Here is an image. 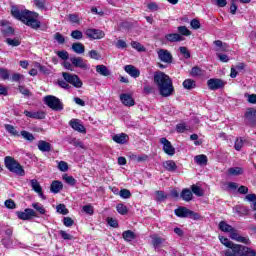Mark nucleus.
<instances>
[{"instance_id":"1","label":"nucleus","mask_w":256,"mask_h":256,"mask_svg":"<svg viewBox=\"0 0 256 256\" xmlns=\"http://www.w3.org/2000/svg\"><path fill=\"white\" fill-rule=\"evenodd\" d=\"M11 15L14 16L15 19H18V21H22V23H25V25L31 27L32 29H39V27H41V22L37 21V17H39V14L35 12L23 10L17 6H12Z\"/></svg>"},{"instance_id":"2","label":"nucleus","mask_w":256,"mask_h":256,"mask_svg":"<svg viewBox=\"0 0 256 256\" xmlns=\"http://www.w3.org/2000/svg\"><path fill=\"white\" fill-rule=\"evenodd\" d=\"M154 83L158 87L159 95L161 97H171L175 93V87L173 86V80L169 75L159 71L154 74Z\"/></svg>"},{"instance_id":"3","label":"nucleus","mask_w":256,"mask_h":256,"mask_svg":"<svg viewBox=\"0 0 256 256\" xmlns=\"http://www.w3.org/2000/svg\"><path fill=\"white\" fill-rule=\"evenodd\" d=\"M62 77L64 80L57 81V85H59L62 89H71V85H73V87H76V89H81L83 87V81H81L79 76L75 74L63 72Z\"/></svg>"},{"instance_id":"4","label":"nucleus","mask_w":256,"mask_h":256,"mask_svg":"<svg viewBox=\"0 0 256 256\" xmlns=\"http://www.w3.org/2000/svg\"><path fill=\"white\" fill-rule=\"evenodd\" d=\"M5 166L8 170H10L11 173H15V175H19L20 177L25 175L23 166H21V164H19V162H17V160L11 156L5 157Z\"/></svg>"},{"instance_id":"5","label":"nucleus","mask_w":256,"mask_h":256,"mask_svg":"<svg viewBox=\"0 0 256 256\" xmlns=\"http://www.w3.org/2000/svg\"><path fill=\"white\" fill-rule=\"evenodd\" d=\"M44 103L52 109V111H63V102H61V99L57 98L53 95H47L44 97Z\"/></svg>"},{"instance_id":"6","label":"nucleus","mask_w":256,"mask_h":256,"mask_svg":"<svg viewBox=\"0 0 256 256\" xmlns=\"http://www.w3.org/2000/svg\"><path fill=\"white\" fill-rule=\"evenodd\" d=\"M229 233L230 238H232L233 241H237L238 243H244V245H251V240L249 239V237H243L239 235L237 229L233 228L232 231H230Z\"/></svg>"},{"instance_id":"7","label":"nucleus","mask_w":256,"mask_h":256,"mask_svg":"<svg viewBox=\"0 0 256 256\" xmlns=\"http://www.w3.org/2000/svg\"><path fill=\"white\" fill-rule=\"evenodd\" d=\"M207 86L211 91H217V89L225 87V81L217 78H211L207 81Z\"/></svg>"},{"instance_id":"8","label":"nucleus","mask_w":256,"mask_h":256,"mask_svg":"<svg viewBox=\"0 0 256 256\" xmlns=\"http://www.w3.org/2000/svg\"><path fill=\"white\" fill-rule=\"evenodd\" d=\"M225 256H243V245L235 244L224 252Z\"/></svg>"},{"instance_id":"9","label":"nucleus","mask_w":256,"mask_h":256,"mask_svg":"<svg viewBox=\"0 0 256 256\" xmlns=\"http://www.w3.org/2000/svg\"><path fill=\"white\" fill-rule=\"evenodd\" d=\"M161 145H163V151L166 153V155H170V157H173L175 155V147L171 144L167 138H161L160 139Z\"/></svg>"},{"instance_id":"10","label":"nucleus","mask_w":256,"mask_h":256,"mask_svg":"<svg viewBox=\"0 0 256 256\" xmlns=\"http://www.w3.org/2000/svg\"><path fill=\"white\" fill-rule=\"evenodd\" d=\"M85 35L89 39H103V37H105V32H103V30L100 29L90 28L85 31Z\"/></svg>"},{"instance_id":"11","label":"nucleus","mask_w":256,"mask_h":256,"mask_svg":"<svg viewBox=\"0 0 256 256\" xmlns=\"http://www.w3.org/2000/svg\"><path fill=\"white\" fill-rule=\"evenodd\" d=\"M157 55L162 63H173V55H171L169 50L160 49L157 51Z\"/></svg>"},{"instance_id":"12","label":"nucleus","mask_w":256,"mask_h":256,"mask_svg":"<svg viewBox=\"0 0 256 256\" xmlns=\"http://www.w3.org/2000/svg\"><path fill=\"white\" fill-rule=\"evenodd\" d=\"M17 215L22 221H29L31 217H37V213L31 208H27L23 212H18Z\"/></svg>"},{"instance_id":"13","label":"nucleus","mask_w":256,"mask_h":256,"mask_svg":"<svg viewBox=\"0 0 256 256\" xmlns=\"http://www.w3.org/2000/svg\"><path fill=\"white\" fill-rule=\"evenodd\" d=\"M70 61L72 65L78 67L79 69H84V71H87V69H89V64H87V62H85V60H83V58L81 57H71Z\"/></svg>"},{"instance_id":"14","label":"nucleus","mask_w":256,"mask_h":256,"mask_svg":"<svg viewBox=\"0 0 256 256\" xmlns=\"http://www.w3.org/2000/svg\"><path fill=\"white\" fill-rule=\"evenodd\" d=\"M30 186L32 187V191H35L39 195L40 198L43 200L47 199L45 197V194H43V188L41 187V184H39V181L37 179L30 180Z\"/></svg>"},{"instance_id":"15","label":"nucleus","mask_w":256,"mask_h":256,"mask_svg":"<svg viewBox=\"0 0 256 256\" xmlns=\"http://www.w3.org/2000/svg\"><path fill=\"white\" fill-rule=\"evenodd\" d=\"M70 127L74 129V131H78V133H87V130L85 129V126L81 124V120L79 119H72L69 122Z\"/></svg>"},{"instance_id":"16","label":"nucleus","mask_w":256,"mask_h":256,"mask_svg":"<svg viewBox=\"0 0 256 256\" xmlns=\"http://www.w3.org/2000/svg\"><path fill=\"white\" fill-rule=\"evenodd\" d=\"M112 141H114V143H118L119 145H125V143L129 141V136L125 133L115 134L112 137Z\"/></svg>"},{"instance_id":"17","label":"nucleus","mask_w":256,"mask_h":256,"mask_svg":"<svg viewBox=\"0 0 256 256\" xmlns=\"http://www.w3.org/2000/svg\"><path fill=\"white\" fill-rule=\"evenodd\" d=\"M124 71H126V73H128V75H130V77H133L134 79H137V77L141 75V71H139V69H137L133 65H126L124 67Z\"/></svg>"},{"instance_id":"18","label":"nucleus","mask_w":256,"mask_h":256,"mask_svg":"<svg viewBox=\"0 0 256 256\" xmlns=\"http://www.w3.org/2000/svg\"><path fill=\"white\" fill-rule=\"evenodd\" d=\"M120 101L126 107H133V105H135V100L129 94H121L120 95Z\"/></svg>"},{"instance_id":"19","label":"nucleus","mask_w":256,"mask_h":256,"mask_svg":"<svg viewBox=\"0 0 256 256\" xmlns=\"http://www.w3.org/2000/svg\"><path fill=\"white\" fill-rule=\"evenodd\" d=\"M24 115L27 116L29 119H45V112L43 111L31 112L25 110Z\"/></svg>"},{"instance_id":"20","label":"nucleus","mask_w":256,"mask_h":256,"mask_svg":"<svg viewBox=\"0 0 256 256\" xmlns=\"http://www.w3.org/2000/svg\"><path fill=\"white\" fill-rule=\"evenodd\" d=\"M246 119L250 125L256 123V109L255 108H248L245 114Z\"/></svg>"},{"instance_id":"21","label":"nucleus","mask_w":256,"mask_h":256,"mask_svg":"<svg viewBox=\"0 0 256 256\" xmlns=\"http://www.w3.org/2000/svg\"><path fill=\"white\" fill-rule=\"evenodd\" d=\"M63 189V183L59 180H54L52 183H51V186H50V191L51 193H60L61 190Z\"/></svg>"},{"instance_id":"22","label":"nucleus","mask_w":256,"mask_h":256,"mask_svg":"<svg viewBox=\"0 0 256 256\" xmlns=\"http://www.w3.org/2000/svg\"><path fill=\"white\" fill-rule=\"evenodd\" d=\"M96 73L102 75V77H109V75H111V70L105 65H97Z\"/></svg>"},{"instance_id":"23","label":"nucleus","mask_w":256,"mask_h":256,"mask_svg":"<svg viewBox=\"0 0 256 256\" xmlns=\"http://www.w3.org/2000/svg\"><path fill=\"white\" fill-rule=\"evenodd\" d=\"M38 149L42 151V153H49V151H51V144L45 140H40L38 142Z\"/></svg>"},{"instance_id":"24","label":"nucleus","mask_w":256,"mask_h":256,"mask_svg":"<svg viewBox=\"0 0 256 256\" xmlns=\"http://www.w3.org/2000/svg\"><path fill=\"white\" fill-rule=\"evenodd\" d=\"M180 197L183 199V201L189 203V201L193 200V192H191V190L188 188H184L180 194Z\"/></svg>"},{"instance_id":"25","label":"nucleus","mask_w":256,"mask_h":256,"mask_svg":"<svg viewBox=\"0 0 256 256\" xmlns=\"http://www.w3.org/2000/svg\"><path fill=\"white\" fill-rule=\"evenodd\" d=\"M165 39L170 43H177V41H183V36L177 33L166 34Z\"/></svg>"},{"instance_id":"26","label":"nucleus","mask_w":256,"mask_h":256,"mask_svg":"<svg viewBox=\"0 0 256 256\" xmlns=\"http://www.w3.org/2000/svg\"><path fill=\"white\" fill-rule=\"evenodd\" d=\"M32 207L40 215H45V217H49V215H47V210L45 209V206H43V204L35 202V203H32Z\"/></svg>"},{"instance_id":"27","label":"nucleus","mask_w":256,"mask_h":256,"mask_svg":"<svg viewBox=\"0 0 256 256\" xmlns=\"http://www.w3.org/2000/svg\"><path fill=\"white\" fill-rule=\"evenodd\" d=\"M191 210H189L186 207H179L178 209L175 210V215L177 217H181V218H187L189 217V213Z\"/></svg>"},{"instance_id":"28","label":"nucleus","mask_w":256,"mask_h":256,"mask_svg":"<svg viewBox=\"0 0 256 256\" xmlns=\"http://www.w3.org/2000/svg\"><path fill=\"white\" fill-rule=\"evenodd\" d=\"M72 50L74 51V53L81 55L85 53V46L81 42L73 43Z\"/></svg>"},{"instance_id":"29","label":"nucleus","mask_w":256,"mask_h":256,"mask_svg":"<svg viewBox=\"0 0 256 256\" xmlns=\"http://www.w3.org/2000/svg\"><path fill=\"white\" fill-rule=\"evenodd\" d=\"M190 75L192 77H205V70L201 69L199 66L193 67Z\"/></svg>"},{"instance_id":"30","label":"nucleus","mask_w":256,"mask_h":256,"mask_svg":"<svg viewBox=\"0 0 256 256\" xmlns=\"http://www.w3.org/2000/svg\"><path fill=\"white\" fill-rule=\"evenodd\" d=\"M1 31H2L3 35H5L6 37H11V35H13L15 33V30H13V27H11L9 25H5L3 23H2Z\"/></svg>"},{"instance_id":"31","label":"nucleus","mask_w":256,"mask_h":256,"mask_svg":"<svg viewBox=\"0 0 256 256\" xmlns=\"http://www.w3.org/2000/svg\"><path fill=\"white\" fill-rule=\"evenodd\" d=\"M220 231H223V233H230V231H233V226L229 225L225 221H221L218 225Z\"/></svg>"},{"instance_id":"32","label":"nucleus","mask_w":256,"mask_h":256,"mask_svg":"<svg viewBox=\"0 0 256 256\" xmlns=\"http://www.w3.org/2000/svg\"><path fill=\"white\" fill-rule=\"evenodd\" d=\"M4 129L10 133V135H13L14 137H19V131L15 128V126L11 124H5Z\"/></svg>"},{"instance_id":"33","label":"nucleus","mask_w":256,"mask_h":256,"mask_svg":"<svg viewBox=\"0 0 256 256\" xmlns=\"http://www.w3.org/2000/svg\"><path fill=\"white\" fill-rule=\"evenodd\" d=\"M163 167L166 168L167 171H176L177 170V164H175V161L168 160L163 163Z\"/></svg>"},{"instance_id":"34","label":"nucleus","mask_w":256,"mask_h":256,"mask_svg":"<svg viewBox=\"0 0 256 256\" xmlns=\"http://www.w3.org/2000/svg\"><path fill=\"white\" fill-rule=\"evenodd\" d=\"M183 87L184 89L191 90V89H195V87H197V84L193 79H186L183 82Z\"/></svg>"},{"instance_id":"35","label":"nucleus","mask_w":256,"mask_h":256,"mask_svg":"<svg viewBox=\"0 0 256 256\" xmlns=\"http://www.w3.org/2000/svg\"><path fill=\"white\" fill-rule=\"evenodd\" d=\"M234 212L238 213V215H249V208L239 205L234 208Z\"/></svg>"},{"instance_id":"36","label":"nucleus","mask_w":256,"mask_h":256,"mask_svg":"<svg viewBox=\"0 0 256 256\" xmlns=\"http://www.w3.org/2000/svg\"><path fill=\"white\" fill-rule=\"evenodd\" d=\"M194 160L197 165H207V156L205 154L195 156Z\"/></svg>"},{"instance_id":"37","label":"nucleus","mask_w":256,"mask_h":256,"mask_svg":"<svg viewBox=\"0 0 256 256\" xmlns=\"http://www.w3.org/2000/svg\"><path fill=\"white\" fill-rule=\"evenodd\" d=\"M242 256H256V251L247 246H242Z\"/></svg>"},{"instance_id":"38","label":"nucleus","mask_w":256,"mask_h":256,"mask_svg":"<svg viewBox=\"0 0 256 256\" xmlns=\"http://www.w3.org/2000/svg\"><path fill=\"white\" fill-rule=\"evenodd\" d=\"M228 173L232 176H237V175H243V168L241 167H232L228 169Z\"/></svg>"},{"instance_id":"39","label":"nucleus","mask_w":256,"mask_h":256,"mask_svg":"<svg viewBox=\"0 0 256 256\" xmlns=\"http://www.w3.org/2000/svg\"><path fill=\"white\" fill-rule=\"evenodd\" d=\"M122 237L126 241L130 242L133 241V239H135V233H133V231L131 230H127L122 233Z\"/></svg>"},{"instance_id":"40","label":"nucleus","mask_w":256,"mask_h":256,"mask_svg":"<svg viewBox=\"0 0 256 256\" xmlns=\"http://www.w3.org/2000/svg\"><path fill=\"white\" fill-rule=\"evenodd\" d=\"M244 145H245V140H243V138L240 137L235 140L234 148L236 151H241V149H243Z\"/></svg>"},{"instance_id":"41","label":"nucleus","mask_w":256,"mask_h":256,"mask_svg":"<svg viewBox=\"0 0 256 256\" xmlns=\"http://www.w3.org/2000/svg\"><path fill=\"white\" fill-rule=\"evenodd\" d=\"M63 181H65V183H67L68 185H71V187H74V185L77 183V180H75V178H73V176H69L67 174H65L62 177Z\"/></svg>"},{"instance_id":"42","label":"nucleus","mask_w":256,"mask_h":256,"mask_svg":"<svg viewBox=\"0 0 256 256\" xmlns=\"http://www.w3.org/2000/svg\"><path fill=\"white\" fill-rule=\"evenodd\" d=\"M56 211H57V213H60V215H68L69 214V210L67 209L65 204L57 205L56 206Z\"/></svg>"},{"instance_id":"43","label":"nucleus","mask_w":256,"mask_h":256,"mask_svg":"<svg viewBox=\"0 0 256 256\" xmlns=\"http://www.w3.org/2000/svg\"><path fill=\"white\" fill-rule=\"evenodd\" d=\"M6 43L8 45H11V47H19V45H21V40H19V38H14V39L7 38Z\"/></svg>"},{"instance_id":"44","label":"nucleus","mask_w":256,"mask_h":256,"mask_svg":"<svg viewBox=\"0 0 256 256\" xmlns=\"http://www.w3.org/2000/svg\"><path fill=\"white\" fill-rule=\"evenodd\" d=\"M20 134L26 141H35V136L31 132L23 130Z\"/></svg>"},{"instance_id":"45","label":"nucleus","mask_w":256,"mask_h":256,"mask_svg":"<svg viewBox=\"0 0 256 256\" xmlns=\"http://www.w3.org/2000/svg\"><path fill=\"white\" fill-rule=\"evenodd\" d=\"M219 240L221 241L222 245H225V247H228V249H231V247H233V245H235L233 242H231V240H229L228 238H225L223 236H220Z\"/></svg>"},{"instance_id":"46","label":"nucleus","mask_w":256,"mask_h":256,"mask_svg":"<svg viewBox=\"0 0 256 256\" xmlns=\"http://www.w3.org/2000/svg\"><path fill=\"white\" fill-rule=\"evenodd\" d=\"M116 210L118 211V213L120 214V215H127V213H128V209H127V206H125V204H118L117 206H116Z\"/></svg>"},{"instance_id":"47","label":"nucleus","mask_w":256,"mask_h":256,"mask_svg":"<svg viewBox=\"0 0 256 256\" xmlns=\"http://www.w3.org/2000/svg\"><path fill=\"white\" fill-rule=\"evenodd\" d=\"M152 243L154 247H159V245H162V243H165V239L159 236H152Z\"/></svg>"},{"instance_id":"48","label":"nucleus","mask_w":256,"mask_h":256,"mask_svg":"<svg viewBox=\"0 0 256 256\" xmlns=\"http://www.w3.org/2000/svg\"><path fill=\"white\" fill-rule=\"evenodd\" d=\"M25 79V76L23 74H19V73H14L11 77V80L14 83H21V81H23Z\"/></svg>"},{"instance_id":"49","label":"nucleus","mask_w":256,"mask_h":256,"mask_svg":"<svg viewBox=\"0 0 256 256\" xmlns=\"http://www.w3.org/2000/svg\"><path fill=\"white\" fill-rule=\"evenodd\" d=\"M18 91H20V93L22 95H24V97H31V91L29 89H27L25 86H18Z\"/></svg>"},{"instance_id":"50","label":"nucleus","mask_w":256,"mask_h":256,"mask_svg":"<svg viewBox=\"0 0 256 256\" xmlns=\"http://www.w3.org/2000/svg\"><path fill=\"white\" fill-rule=\"evenodd\" d=\"M131 47L133 49H136V51H140V52L145 51V47L141 43L136 42V41L131 42Z\"/></svg>"},{"instance_id":"51","label":"nucleus","mask_w":256,"mask_h":256,"mask_svg":"<svg viewBox=\"0 0 256 256\" xmlns=\"http://www.w3.org/2000/svg\"><path fill=\"white\" fill-rule=\"evenodd\" d=\"M192 193L197 197H203V190L197 185H192Z\"/></svg>"},{"instance_id":"52","label":"nucleus","mask_w":256,"mask_h":256,"mask_svg":"<svg viewBox=\"0 0 256 256\" xmlns=\"http://www.w3.org/2000/svg\"><path fill=\"white\" fill-rule=\"evenodd\" d=\"M72 39H77L78 41L83 39V32L81 30H74L71 32Z\"/></svg>"},{"instance_id":"53","label":"nucleus","mask_w":256,"mask_h":256,"mask_svg":"<svg viewBox=\"0 0 256 256\" xmlns=\"http://www.w3.org/2000/svg\"><path fill=\"white\" fill-rule=\"evenodd\" d=\"M178 33H180V35H184L185 37H189V35H191L189 29L185 26H179Z\"/></svg>"},{"instance_id":"54","label":"nucleus","mask_w":256,"mask_h":256,"mask_svg":"<svg viewBox=\"0 0 256 256\" xmlns=\"http://www.w3.org/2000/svg\"><path fill=\"white\" fill-rule=\"evenodd\" d=\"M169 195L165 194L163 191H156V201H165Z\"/></svg>"},{"instance_id":"55","label":"nucleus","mask_w":256,"mask_h":256,"mask_svg":"<svg viewBox=\"0 0 256 256\" xmlns=\"http://www.w3.org/2000/svg\"><path fill=\"white\" fill-rule=\"evenodd\" d=\"M58 169L59 171H69V164H67V162L65 161H60L58 162Z\"/></svg>"},{"instance_id":"56","label":"nucleus","mask_w":256,"mask_h":256,"mask_svg":"<svg viewBox=\"0 0 256 256\" xmlns=\"http://www.w3.org/2000/svg\"><path fill=\"white\" fill-rule=\"evenodd\" d=\"M0 79L7 81L9 79V70L0 68Z\"/></svg>"},{"instance_id":"57","label":"nucleus","mask_w":256,"mask_h":256,"mask_svg":"<svg viewBox=\"0 0 256 256\" xmlns=\"http://www.w3.org/2000/svg\"><path fill=\"white\" fill-rule=\"evenodd\" d=\"M57 55L63 61H67V59H69V52L68 51H65V50L58 51Z\"/></svg>"},{"instance_id":"58","label":"nucleus","mask_w":256,"mask_h":256,"mask_svg":"<svg viewBox=\"0 0 256 256\" xmlns=\"http://www.w3.org/2000/svg\"><path fill=\"white\" fill-rule=\"evenodd\" d=\"M119 195L120 197H122V199H129L131 197V191L127 189H122L120 190Z\"/></svg>"},{"instance_id":"59","label":"nucleus","mask_w":256,"mask_h":256,"mask_svg":"<svg viewBox=\"0 0 256 256\" xmlns=\"http://www.w3.org/2000/svg\"><path fill=\"white\" fill-rule=\"evenodd\" d=\"M89 57L91 59H95L96 61H99V59H101V54H99V52H97L96 50H91L89 52Z\"/></svg>"},{"instance_id":"60","label":"nucleus","mask_w":256,"mask_h":256,"mask_svg":"<svg viewBox=\"0 0 256 256\" xmlns=\"http://www.w3.org/2000/svg\"><path fill=\"white\" fill-rule=\"evenodd\" d=\"M54 39L60 43V45H63V43H65V37L62 36L61 33L57 32L55 35H54Z\"/></svg>"},{"instance_id":"61","label":"nucleus","mask_w":256,"mask_h":256,"mask_svg":"<svg viewBox=\"0 0 256 256\" xmlns=\"http://www.w3.org/2000/svg\"><path fill=\"white\" fill-rule=\"evenodd\" d=\"M248 103L256 104V94H245Z\"/></svg>"},{"instance_id":"62","label":"nucleus","mask_w":256,"mask_h":256,"mask_svg":"<svg viewBox=\"0 0 256 256\" xmlns=\"http://www.w3.org/2000/svg\"><path fill=\"white\" fill-rule=\"evenodd\" d=\"M115 47L117 49H127V42H125L124 40H118L115 44Z\"/></svg>"},{"instance_id":"63","label":"nucleus","mask_w":256,"mask_h":256,"mask_svg":"<svg viewBox=\"0 0 256 256\" xmlns=\"http://www.w3.org/2000/svg\"><path fill=\"white\" fill-rule=\"evenodd\" d=\"M82 209H83L84 213H87V215H93V213H95L93 206H91V205H85V206H83Z\"/></svg>"},{"instance_id":"64","label":"nucleus","mask_w":256,"mask_h":256,"mask_svg":"<svg viewBox=\"0 0 256 256\" xmlns=\"http://www.w3.org/2000/svg\"><path fill=\"white\" fill-rule=\"evenodd\" d=\"M63 223L65 227H73V224L75 223V221H73L71 217H64Z\"/></svg>"}]
</instances>
